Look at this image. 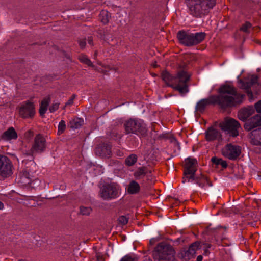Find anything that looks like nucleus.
Instances as JSON below:
<instances>
[{"instance_id": "nucleus-1", "label": "nucleus", "mask_w": 261, "mask_h": 261, "mask_svg": "<svg viewBox=\"0 0 261 261\" xmlns=\"http://www.w3.org/2000/svg\"><path fill=\"white\" fill-rule=\"evenodd\" d=\"M220 94L202 99L197 102L196 111L203 112L208 105L218 104L221 108L235 106L242 103L244 95L237 93L236 89L230 85H224L219 89Z\"/></svg>"}, {"instance_id": "nucleus-2", "label": "nucleus", "mask_w": 261, "mask_h": 261, "mask_svg": "<svg viewBox=\"0 0 261 261\" xmlns=\"http://www.w3.org/2000/svg\"><path fill=\"white\" fill-rule=\"evenodd\" d=\"M162 80L167 85L179 91L182 95L189 91L187 82L189 81L190 75L184 70L179 71L176 76H173L167 71H163Z\"/></svg>"}, {"instance_id": "nucleus-3", "label": "nucleus", "mask_w": 261, "mask_h": 261, "mask_svg": "<svg viewBox=\"0 0 261 261\" xmlns=\"http://www.w3.org/2000/svg\"><path fill=\"white\" fill-rule=\"evenodd\" d=\"M216 3V0H188L187 5L191 15L201 18L209 13Z\"/></svg>"}, {"instance_id": "nucleus-4", "label": "nucleus", "mask_w": 261, "mask_h": 261, "mask_svg": "<svg viewBox=\"0 0 261 261\" xmlns=\"http://www.w3.org/2000/svg\"><path fill=\"white\" fill-rule=\"evenodd\" d=\"M174 254L171 245L161 243L155 247L152 255L154 261H175Z\"/></svg>"}, {"instance_id": "nucleus-5", "label": "nucleus", "mask_w": 261, "mask_h": 261, "mask_svg": "<svg viewBox=\"0 0 261 261\" xmlns=\"http://www.w3.org/2000/svg\"><path fill=\"white\" fill-rule=\"evenodd\" d=\"M204 32L195 33L180 31L177 33V37L180 43L186 46H192L201 43L205 38Z\"/></svg>"}, {"instance_id": "nucleus-6", "label": "nucleus", "mask_w": 261, "mask_h": 261, "mask_svg": "<svg viewBox=\"0 0 261 261\" xmlns=\"http://www.w3.org/2000/svg\"><path fill=\"white\" fill-rule=\"evenodd\" d=\"M126 134H134L138 136H144L147 133V128L143 121L137 119H129L124 123Z\"/></svg>"}, {"instance_id": "nucleus-7", "label": "nucleus", "mask_w": 261, "mask_h": 261, "mask_svg": "<svg viewBox=\"0 0 261 261\" xmlns=\"http://www.w3.org/2000/svg\"><path fill=\"white\" fill-rule=\"evenodd\" d=\"M120 191L119 186L115 183L103 185L99 191L100 197L105 200H110L118 197Z\"/></svg>"}, {"instance_id": "nucleus-8", "label": "nucleus", "mask_w": 261, "mask_h": 261, "mask_svg": "<svg viewBox=\"0 0 261 261\" xmlns=\"http://www.w3.org/2000/svg\"><path fill=\"white\" fill-rule=\"evenodd\" d=\"M219 126L222 130L227 132L230 136L233 137L239 135V130L241 128L239 122L233 118H226L220 123Z\"/></svg>"}, {"instance_id": "nucleus-9", "label": "nucleus", "mask_w": 261, "mask_h": 261, "mask_svg": "<svg viewBox=\"0 0 261 261\" xmlns=\"http://www.w3.org/2000/svg\"><path fill=\"white\" fill-rule=\"evenodd\" d=\"M197 161L194 159L188 158L186 160V164L184 172V176L182 182L185 183L188 180L194 179V176L197 170Z\"/></svg>"}, {"instance_id": "nucleus-10", "label": "nucleus", "mask_w": 261, "mask_h": 261, "mask_svg": "<svg viewBox=\"0 0 261 261\" xmlns=\"http://www.w3.org/2000/svg\"><path fill=\"white\" fill-rule=\"evenodd\" d=\"M13 166L11 160L6 156L0 155V177L6 178L13 174Z\"/></svg>"}, {"instance_id": "nucleus-11", "label": "nucleus", "mask_w": 261, "mask_h": 261, "mask_svg": "<svg viewBox=\"0 0 261 261\" xmlns=\"http://www.w3.org/2000/svg\"><path fill=\"white\" fill-rule=\"evenodd\" d=\"M46 146V139L42 135L38 134L35 136L30 152L28 154L32 156L35 153H42L45 151Z\"/></svg>"}, {"instance_id": "nucleus-12", "label": "nucleus", "mask_w": 261, "mask_h": 261, "mask_svg": "<svg viewBox=\"0 0 261 261\" xmlns=\"http://www.w3.org/2000/svg\"><path fill=\"white\" fill-rule=\"evenodd\" d=\"M222 155L231 160H236L241 153L240 146L229 143L226 145L221 150Z\"/></svg>"}, {"instance_id": "nucleus-13", "label": "nucleus", "mask_w": 261, "mask_h": 261, "mask_svg": "<svg viewBox=\"0 0 261 261\" xmlns=\"http://www.w3.org/2000/svg\"><path fill=\"white\" fill-rule=\"evenodd\" d=\"M35 114V107L32 102L28 101L23 103L19 108V114L22 118H32Z\"/></svg>"}, {"instance_id": "nucleus-14", "label": "nucleus", "mask_w": 261, "mask_h": 261, "mask_svg": "<svg viewBox=\"0 0 261 261\" xmlns=\"http://www.w3.org/2000/svg\"><path fill=\"white\" fill-rule=\"evenodd\" d=\"M97 155L102 158H109L111 154V146L107 143L99 145L95 149Z\"/></svg>"}, {"instance_id": "nucleus-15", "label": "nucleus", "mask_w": 261, "mask_h": 261, "mask_svg": "<svg viewBox=\"0 0 261 261\" xmlns=\"http://www.w3.org/2000/svg\"><path fill=\"white\" fill-rule=\"evenodd\" d=\"M261 115H256L250 118L245 124L244 128L247 131L261 126Z\"/></svg>"}, {"instance_id": "nucleus-16", "label": "nucleus", "mask_w": 261, "mask_h": 261, "mask_svg": "<svg viewBox=\"0 0 261 261\" xmlns=\"http://www.w3.org/2000/svg\"><path fill=\"white\" fill-rule=\"evenodd\" d=\"M205 138L208 141H212L215 140H220L222 139V135L217 129L211 127L207 129L205 133Z\"/></svg>"}, {"instance_id": "nucleus-17", "label": "nucleus", "mask_w": 261, "mask_h": 261, "mask_svg": "<svg viewBox=\"0 0 261 261\" xmlns=\"http://www.w3.org/2000/svg\"><path fill=\"white\" fill-rule=\"evenodd\" d=\"M250 142L254 145H261V127L252 130L250 133Z\"/></svg>"}, {"instance_id": "nucleus-18", "label": "nucleus", "mask_w": 261, "mask_h": 261, "mask_svg": "<svg viewBox=\"0 0 261 261\" xmlns=\"http://www.w3.org/2000/svg\"><path fill=\"white\" fill-rule=\"evenodd\" d=\"M17 134L14 128L12 127H9L2 135V139L4 141H10L17 138Z\"/></svg>"}, {"instance_id": "nucleus-19", "label": "nucleus", "mask_w": 261, "mask_h": 261, "mask_svg": "<svg viewBox=\"0 0 261 261\" xmlns=\"http://www.w3.org/2000/svg\"><path fill=\"white\" fill-rule=\"evenodd\" d=\"M24 164V169L22 171L24 172H27L28 174H32L36 170V164L33 160H30L27 162L22 161Z\"/></svg>"}, {"instance_id": "nucleus-20", "label": "nucleus", "mask_w": 261, "mask_h": 261, "mask_svg": "<svg viewBox=\"0 0 261 261\" xmlns=\"http://www.w3.org/2000/svg\"><path fill=\"white\" fill-rule=\"evenodd\" d=\"M192 180H195L196 183L199 186L202 188L205 187V186H212V182L207 179V177L203 175H201L200 176H194V179Z\"/></svg>"}, {"instance_id": "nucleus-21", "label": "nucleus", "mask_w": 261, "mask_h": 261, "mask_svg": "<svg viewBox=\"0 0 261 261\" xmlns=\"http://www.w3.org/2000/svg\"><path fill=\"white\" fill-rule=\"evenodd\" d=\"M148 173H151V171L148 170L147 167L143 166L138 168L134 172V175L136 179H138L144 176Z\"/></svg>"}, {"instance_id": "nucleus-22", "label": "nucleus", "mask_w": 261, "mask_h": 261, "mask_svg": "<svg viewBox=\"0 0 261 261\" xmlns=\"http://www.w3.org/2000/svg\"><path fill=\"white\" fill-rule=\"evenodd\" d=\"M84 124V120L81 118H74L70 122L69 125L72 129H77L81 127Z\"/></svg>"}, {"instance_id": "nucleus-23", "label": "nucleus", "mask_w": 261, "mask_h": 261, "mask_svg": "<svg viewBox=\"0 0 261 261\" xmlns=\"http://www.w3.org/2000/svg\"><path fill=\"white\" fill-rule=\"evenodd\" d=\"M140 187L138 182L134 180H132L130 182L127 191L129 193L134 194L137 193L140 190Z\"/></svg>"}, {"instance_id": "nucleus-24", "label": "nucleus", "mask_w": 261, "mask_h": 261, "mask_svg": "<svg viewBox=\"0 0 261 261\" xmlns=\"http://www.w3.org/2000/svg\"><path fill=\"white\" fill-rule=\"evenodd\" d=\"M250 110L244 108L241 109L238 113V116L240 120L245 121L251 115Z\"/></svg>"}, {"instance_id": "nucleus-25", "label": "nucleus", "mask_w": 261, "mask_h": 261, "mask_svg": "<svg viewBox=\"0 0 261 261\" xmlns=\"http://www.w3.org/2000/svg\"><path fill=\"white\" fill-rule=\"evenodd\" d=\"M32 174H28L27 172H22L20 177V182L24 185H29L31 184L32 179Z\"/></svg>"}, {"instance_id": "nucleus-26", "label": "nucleus", "mask_w": 261, "mask_h": 261, "mask_svg": "<svg viewBox=\"0 0 261 261\" xmlns=\"http://www.w3.org/2000/svg\"><path fill=\"white\" fill-rule=\"evenodd\" d=\"M137 160L138 156L136 154H131L125 159V164L128 167L132 166L137 162Z\"/></svg>"}, {"instance_id": "nucleus-27", "label": "nucleus", "mask_w": 261, "mask_h": 261, "mask_svg": "<svg viewBox=\"0 0 261 261\" xmlns=\"http://www.w3.org/2000/svg\"><path fill=\"white\" fill-rule=\"evenodd\" d=\"M201 247V242L200 241H196L192 243L188 248L189 251H190V254L192 253V254L194 256L196 253V251L197 250L200 249Z\"/></svg>"}, {"instance_id": "nucleus-28", "label": "nucleus", "mask_w": 261, "mask_h": 261, "mask_svg": "<svg viewBox=\"0 0 261 261\" xmlns=\"http://www.w3.org/2000/svg\"><path fill=\"white\" fill-rule=\"evenodd\" d=\"M211 161L213 164L216 166L221 165L222 168H226L227 167V164L225 161L223 160L222 159L218 158L214 156L211 159Z\"/></svg>"}, {"instance_id": "nucleus-29", "label": "nucleus", "mask_w": 261, "mask_h": 261, "mask_svg": "<svg viewBox=\"0 0 261 261\" xmlns=\"http://www.w3.org/2000/svg\"><path fill=\"white\" fill-rule=\"evenodd\" d=\"M109 14L108 11L102 10L99 14V18L103 24H106L109 20Z\"/></svg>"}, {"instance_id": "nucleus-30", "label": "nucleus", "mask_w": 261, "mask_h": 261, "mask_svg": "<svg viewBox=\"0 0 261 261\" xmlns=\"http://www.w3.org/2000/svg\"><path fill=\"white\" fill-rule=\"evenodd\" d=\"M201 242V245H203L204 246L203 248V255L207 256L210 253V251H208V249L211 248L212 246V245L211 243H207L206 241H200Z\"/></svg>"}, {"instance_id": "nucleus-31", "label": "nucleus", "mask_w": 261, "mask_h": 261, "mask_svg": "<svg viewBox=\"0 0 261 261\" xmlns=\"http://www.w3.org/2000/svg\"><path fill=\"white\" fill-rule=\"evenodd\" d=\"M180 255L182 258L185 260H189L191 258L193 257L194 256L192 254V253L190 254V251H189V249H184L180 252Z\"/></svg>"}, {"instance_id": "nucleus-32", "label": "nucleus", "mask_w": 261, "mask_h": 261, "mask_svg": "<svg viewBox=\"0 0 261 261\" xmlns=\"http://www.w3.org/2000/svg\"><path fill=\"white\" fill-rule=\"evenodd\" d=\"M242 88L245 90L246 92L248 94L250 95L251 96L252 95V93L251 90V84L249 83V82H242Z\"/></svg>"}, {"instance_id": "nucleus-33", "label": "nucleus", "mask_w": 261, "mask_h": 261, "mask_svg": "<svg viewBox=\"0 0 261 261\" xmlns=\"http://www.w3.org/2000/svg\"><path fill=\"white\" fill-rule=\"evenodd\" d=\"M79 59L81 62L87 65L88 66L94 67L91 61L86 56L81 55L79 56Z\"/></svg>"}, {"instance_id": "nucleus-34", "label": "nucleus", "mask_w": 261, "mask_h": 261, "mask_svg": "<svg viewBox=\"0 0 261 261\" xmlns=\"http://www.w3.org/2000/svg\"><path fill=\"white\" fill-rule=\"evenodd\" d=\"M92 212V208L90 207H85L81 206L80 207V214L82 215L88 216Z\"/></svg>"}, {"instance_id": "nucleus-35", "label": "nucleus", "mask_w": 261, "mask_h": 261, "mask_svg": "<svg viewBox=\"0 0 261 261\" xmlns=\"http://www.w3.org/2000/svg\"><path fill=\"white\" fill-rule=\"evenodd\" d=\"M66 127V123L64 120H61L58 125V134L59 135L62 134L65 130Z\"/></svg>"}, {"instance_id": "nucleus-36", "label": "nucleus", "mask_w": 261, "mask_h": 261, "mask_svg": "<svg viewBox=\"0 0 261 261\" xmlns=\"http://www.w3.org/2000/svg\"><path fill=\"white\" fill-rule=\"evenodd\" d=\"M251 27V24L249 22H246L240 28V30L245 33H249V29Z\"/></svg>"}, {"instance_id": "nucleus-37", "label": "nucleus", "mask_w": 261, "mask_h": 261, "mask_svg": "<svg viewBox=\"0 0 261 261\" xmlns=\"http://www.w3.org/2000/svg\"><path fill=\"white\" fill-rule=\"evenodd\" d=\"M49 102H50V98H45L41 102L40 106L47 109Z\"/></svg>"}, {"instance_id": "nucleus-38", "label": "nucleus", "mask_w": 261, "mask_h": 261, "mask_svg": "<svg viewBox=\"0 0 261 261\" xmlns=\"http://www.w3.org/2000/svg\"><path fill=\"white\" fill-rule=\"evenodd\" d=\"M118 221L119 224L125 225L128 222V218L125 216H121L119 217Z\"/></svg>"}, {"instance_id": "nucleus-39", "label": "nucleus", "mask_w": 261, "mask_h": 261, "mask_svg": "<svg viewBox=\"0 0 261 261\" xmlns=\"http://www.w3.org/2000/svg\"><path fill=\"white\" fill-rule=\"evenodd\" d=\"M137 258L136 257H132L129 255L124 256L120 261H137Z\"/></svg>"}, {"instance_id": "nucleus-40", "label": "nucleus", "mask_w": 261, "mask_h": 261, "mask_svg": "<svg viewBox=\"0 0 261 261\" xmlns=\"http://www.w3.org/2000/svg\"><path fill=\"white\" fill-rule=\"evenodd\" d=\"M59 103L56 102L53 103L52 105L49 107V110L51 113H53L55 111H56L58 109L59 107Z\"/></svg>"}, {"instance_id": "nucleus-41", "label": "nucleus", "mask_w": 261, "mask_h": 261, "mask_svg": "<svg viewBox=\"0 0 261 261\" xmlns=\"http://www.w3.org/2000/svg\"><path fill=\"white\" fill-rule=\"evenodd\" d=\"M204 241H206L207 243H211V244L212 243L215 242L216 243H217L218 242V240L215 237H211V238H208L207 239H205Z\"/></svg>"}, {"instance_id": "nucleus-42", "label": "nucleus", "mask_w": 261, "mask_h": 261, "mask_svg": "<svg viewBox=\"0 0 261 261\" xmlns=\"http://www.w3.org/2000/svg\"><path fill=\"white\" fill-rule=\"evenodd\" d=\"M255 108L257 112L261 113V100L255 103Z\"/></svg>"}, {"instance_id": "nucleus-43", "label": "nucleus", "mask_w": 261, "mask_h": 261, "mask_svg": "<svg viewBox=\"0 0 261 261\" xmlns=\"http://www.w3.org/2000/svg\"><path fill=\"white\" fill-rule=\"evenodd\" d=\"M170 141L174 144L175 145H176L178 149H179V143L177 141V140L174 137H171L170 138Z\"/></svg>"}, {"instance_id": "nucleus-44", "label": "nucleus", "mask_w": 261, "mask_h": 261, "mask_svg": "<svg viewBox=\"0 0 261 261\" xmlns=\"http://www.w3.org/2000/svg\"><path fill=\"white\" fill-rule=\"evenodd\" d=\"M248 82L251 84V85L252 86V85L257 82V77L252 76Z\"/></svg>"}, {"instance_id": "nucleus-45", "label": "nucleus", "mask_w": 261, "mask_h": 261, "mask_svg": "<svg viewBox=\"0 0 261 261\" xmlns=\"http://www.w3.org/2000/svg\"><path fill=\"white\" fill-rule=\"evenodd\" d=\"M99 37L105 40H109V38H108L107 34H105V32L100 33H99Z\"/></svg>"}, {"instance_id": "nucleus-46", "label": "nucleus", "mask_w": 261, "mask_h": 261, "mask_svg": "<svg viewBox=\"0 0 261 261\" xmlns=\"http://www.w3.org/2000/svg\"><path fill=\"white\" fill-rule=\"evenodd\" d=\"M46 110H47V109H46L45 108H42V107L40 106L39 113H40V115L42 116H43L44 114L45 113Z\"/></svg>"}, {"instance_id": "nucleus-47", "label": "nucleus", "mask_w": 261, "mask_h": 261, "mask_svg": "<svg viewBox=\"0 0 261 261\" xmlns=\"http://www.w3.org/2000/svg\"><path fill=\"white\" fill-rule=\"evenodd\" d=\"M73 103V98H70L65 103V106H70Z\"/></svg>"}, {"instance_id": "nucleus-48", "label": "nucleus", "mask_w": 261, "mask_h": 261, "mask_svg": "<svg viewBox=\"0 0 261 261\" xmlns=\"http://www.w3.org/2000/svg\"><path fill=\"white\" fill-rule=\"evenodd\" d=\"M80 46L81 47L83 48L86 45V42L85 40L80 41L79 42Z\"/></svg>"}, {"instance_id": "nucleus-49", "label": "nucleus", "mask_w": 261, "mask_h": 261, "mask_svg": "<svg viewBox=\"0 0 261 261\" xmlns=\"http://www.w3.org/2000/svg\"><path fill=\"white\" fill-rule=\"evenodd\" d=\"M88 43L91 45L93 44V38L92 37H88L87 38Z\"/></svg>"}, {"instance_id": "nucleus-50", "label": "nucleus", "mask_w": 261, "mask_h": 261, "mask_svg": "<svg viewBox=\"0 0 261 261\" xmlns=\"http://www.w3.org/2000/svg\"><path fill=\"white\" fill-rule=\"evenodd\" d=\"M116 153H117V155H118L119 156H122L123 155V152L120 150L116 151Z\"/></svg>"}, {"instance_id": "nucleus-51", "label": "nucleus", "mask_w": 261, "mask_h": 261, "mask_svg": "<svg viewBox=\"0 0 261 261\" xmlns=\"http://www.w3.org/2000/svg\"><path fill=\"white\" fill-rule=\"evenodd\" d=\"M202 259H203L202 256L200 255L197 256L196 261H202Z\"/></svg>"}, {"instance_id": "nucleus-52", "label": "nucleus", "mask_w": 261, "mask_h": 261, "mask_svg": "<svg viewBox=\"0 0 261 261\" xmlns=\"http://www.w3.org/2000/svg\"><path fill=\"white\" fill-rule=\"evenodd\" d=\"M156 241V239L154 238H152L150 240V243L151 244H153Z\"/></svg>"}, {"instance_id": "nucleus-53", "label": "nucleus", "mask_w": 261, "mask_h": 261, "mask_svg": "<svg viewBox=\"0 0 261 261\" xmlns=\"http://www.w3.org/2000/svg\"><path fill=\"white\" fill-rule=\"evenodd\" d=\"M102 259V257L100 255H97V261H100Z\"/></svg>"}, {"instance_id": "nucleus-54", "label": "nucleus", "mask_w": 261, "mask_h": 261, "mask_svg": "<svg viewBox=\"0 0 261 261\" xmlns=\"http://www.w3.org/2000/svg\"><path fill=\"white\" fill-rule=\"evenodd\" d=\"M3 207H4L3 203L1 201H0V210L3 209Z\"/></svg>"}, {"instance_id": "nucleus-55", "label": "nucleus", "mask_w": 261, "mask_h": 261, "mask_svg": "<svg viewBox=\"0 0 261 261\" xmlns=\"http://www.w3.org/2000/svg\"><path fill=\"white\" fill-rule=\"evenodd\" d=\"M75 95L73 94L72 95V97L71 98H73V100H74V99L75 98Z\"/></svg>"}, {"instance_id": "nucleus-56", "label": "nucleus", "mask_w": 261, "mask_h": 261, "mask_svg": "<svg viewBox=\"0 0 261 261\" xmlns=\"http://www.w3.org/2000/svg\"><path fill=\"white\" fill-rule=\"evenodd\" d=\"M96 55H97V52L96 51V52L95 53V54H94L95 57Z\"/></svg>"}, {"instance_id": "nucleus-57", "label": "nucleus", "mask_w": 261, "mask_h": 261, "mask_svg": "<svg viewBox=\"0 0 261 261\" xmlns=\"http://www.w3.org/2000/svg\"><path fill=\"white\" fill-rule=\"evenodd\" d=\"M66 107V106H65L63 108V109H64H64H65V107Z\"/></svg>"}, {"instance_id": "nucleus-58", "label": "nucleus", "mask_w": 261, "mask_h": 261, "mask_svg": "<svg viewBox=\"0 0 261 261\" xmlns=\"http://www.w3.org/2000/svg\"><path fill=\"white\" fill-rule=\"evenodd\" d=\"M18 261H24V260L21 259V260H18Z\"/></svg>"}]
</instances>
